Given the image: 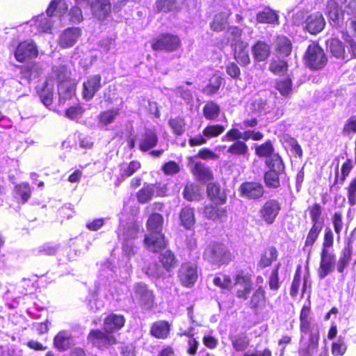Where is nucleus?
Returning a JSON list of instances; mask_svg holds the SVG:
<instances>
[{
  "instance_id": "58",
  "label": "nucleus",
  "mask_w": 356,
  "mask_h": 356,
  "mask_svg": "<svg viewBox=\"0 0 356 356\" xmlns=\"http://www.w3.org/2000/svg\"><path fill=\"white\" fill-rule=\"evenodd\" d=\"M348 347L346 343L345 339L342 337H339L336 341L331 344V353L333 356H343Z\"/></svg>"
},
{
  "instance_id": "53",
  "label": "nucleus",
  "mask_w": 356,
  "mask_h": 356,
  "mask_svg": "<svg viewBox=\"0 0 356 356\" xmlns=\"http://www.w3.org/2000/svg\"><path fill=\"white\" fill-rule=\"evenodd\" d=\"M156 10L158 13H170L179 10L177 0H156Z\"/></svg>"
},
{
  "instance_id": "47",
  "label": "nucleus",
  "mask_w": 356,
  "mask_h": 356,
  "mask_svg": "<svg viewBox=\"0 0 356 356\" xmlns=\"http://www.w3.org/2000/svg\"><path fill=\"white\" fill-rule=\"evenodd\" d=\"M327 15L328 18L335 23L343 16V12L338 2L334 0H329L327 3Z\"/></svg>"
},
{
  "instance_id": "31",
  "label": "nucleus",
  "mask_w": 356,
  "mask_h": 356,
  "mask_svg": "<svg viewBox=\"0 0 356 356\" xmlns=\"http://www.w3.org/2000/svg\"><path fill=\"white\" fill-rule=\"evenodd\" d=\"M252 53L255 61H265L270 55V47L265 41L258 40L252 46Z\"/></svg>"
},
{
  "instance_id": "18",
  "label": "nucleus",
  "mask_w": 356,
  "mask_h": 356,
  "mask_svg": "<svg viewBox=\"0 0 356 356\" xmlns=\"http://www.w3.org/2000/svg\"><path fill=\"white\" fill-rule=\"evenodd\" d=\"M335 260L334 254L330 252L329 250H321L320 264L317 273L321 280L327 276L333 269Z\"/></svg>"
},
{
  "instance_id": "49",
  "label": "nucleus",
  "mask_w": 356,
  "mask_h": 356,
  "mask_svg": "<svg viewBox=\"0 0 356 356\" xmlns=\"http://www.w3.org/2000/svg\"><path fill=\"white\" fill-rule=\"evenodd\" d=\"M168 125L175 136H180L185 132L186 122L184 117L176 116L169 119Z\"/></svg>"
},
{
  "instance_id": "48",
  "label": "nucleus",
  "mask_w": 356,
  "mask_h": 356,
  "mask_svg": "<svg viewBox=\"0 0 356 356\" xmlns=\"http://www.w3.org/2000/svg\"><path fill=\"white\" fill-rule=\"evenodd\" d=\"M37 94L42 103L47 107L50 106L53 103L54 92L48 83L45 82L42 88H37Z\"/></svg>"
},
{
  "instance_id": "8",
  "label": "nucleus",
  "mask_w": 356,
  "mask_h": 356,
  "mask_svg": "<svg viewBox=\"0 0 356 356\" xmlns=\"http://www.w3.org/2000/svg\"><path fill=\"white\" fill-rule=\"evenodd\" d=\"M204 257L213 264L218 266L228 264L232 260V254L226 246L220 243L209 245L204 252Z\"/></svg>"
},
{
  "instance_id": "19",
  "label": "nucleus",
  "mask_w": 356,
  "mask_h": 356,
  "mask_svg": "<svg viewBox=\"0 0 356 356\" xmlns=\"http://www.w3.org/2000/svg\"><path fill=\"white\" fill-rule=\"evenodd\" d=\"M232 47L234 51V58L241 66H247L250 63L251 60L248 50V42L242 40H238L232 44Z\"/></svg>"
},
{
  "instance_id": "7",
  "label": "nucleus",
  "mask_w": 356,
  "mask_h": 356,
  "mask_svg": "<svg viewBox=\"0 0 356 356\" xmlns=\"http://www.w3.org/2000/svg\"><path fill=\"white\" fill-rule=\"evenodd\" d=\"M87 340L93 347L101 350L115 346L118 343L114 334L100 329L91 330L87 336Z\"/></svg>"
},
{
  "instance_id": "9",
  "label": "nucleus",
  "mask_w": 356,
  "mask_h": 356,
  "mask_svg": "<svg viewBox=\"0 0 356 356\" xmlns=\"http://www.w3.org/2000/svg\"><path fill=\"white\" fill-rule=\"evenodd\" d=\"M238 194L242 198L248 200H259L265 194V188L260 181H245L238 187Z\"/></svg>"
},
{
  "instance_id": "22",
  "label": "nucleus",
  "mask_w": 356,
  "mask_h": 356,
  "mask_svg": "<svg viewBox=\"0 0 356 356\" xmlns=\"http://www.w3.org/2000/svg\"><path fill=\"white\" fill-rule=\"evenodd\" d=\"M325 22L323 15L316 12L310 14L305 19V29L311 34H316L323 30Z\"/></svg>"
},
{
  "instance_id": "57",
  "label": "nucleus",
  "mask_w": 356,
  "mask_h": 356,
  "mask_svg": "<svg viewBox=\"0 0 356 356\" xmlns=\"http://www.w3.org/2000/svg\"><path fill=\"white\" fill-rule=\"evenodd\" d=\"M182 195L184 198L189 202L198 200L200 194L199 190L193 183L188 182L184 186Z\"/></svg>"
},
{
  "instance_id": "42",
  "label": "nucleus",
  "mask_w": 356,
  "mask_h": 356,
  "mask_svg": "<svg viewBox=\"0 0 356 356\" xmlns=\"http://www.w3.org/2000/svg\"><path fill=\"white\" fill-rule=\"evenodd\" d=\"M284 172L266 170L264 174V181L268 188L277 189L281 186L280 175Z\"/></svg>"
},
{
  "instance_id": "25",
  "label": "nucleus",
  "mask_w": 356,
  "mask_h": 356,
  "mask_svg": "<svg viewBox=\"0 0 356 356\" xmlns=\"http://www.w3.org/2000/svg\"><path fill=\"white\" fill-rule=\"evenodd\" d=\"M180 225L186 230H193L196 223L195 209L191 206H184L179 211Z\"/></svg>"
},
{
  "instance_id": "24",
  "label": "nucleus",
  "mask_w": 356,
  "mask_h": 356,
  "mask_svg": "<svg viewBox=\"0 0 356 356\" xmlns=\"http://www.w3.org/2000/svg\"><path fill=\"white\" fill-rule=\"evenodd\" d=\"M73 346V337L66 330H60L54 337L53 346L58 352L67 351Z\"/></svg>"
},
{
  "instance_id": "43",
  "label": "nucleus",
  "mask_w": 356,
  "mask_h": 356,
  "mask_svg": "<svg viewBox=\"0 0 356 356\" xmlns=\"http://www.w3.org/2000/svg\"><path fill=\"white\" fill-rule=\"evenodd\" d=\"M289 70L287 60L282 58H273L270 60L268 65V70L277 76L284 75Z\"/></svg>"
},
{
  "instance_id": "12",
  "label": "nucleus",
  "mask_w": 356,
  "mask_h": 356,
  "mask_svg": "<svg viewBox=\"0 0 356 356\" xmlns=\"http://www.w3.org/2000/svg\"><path fill=\"white\" fill-rule=\"evenodd\" d=\"M281 209V204L277 200L269 199L263 204L259 209L260 218L266 225H272L277 218Z\"/></svg>"
},
{
  "instance_id": "4",
  "label": "nucleus",
  "mask_w": 356,
  "mask_h": 356,
  "mask_svg": "<svg viewBox=\"0 0 356 356\" xmlns=\"http://www.w3.org/2000/svg\"><path fill=\"white\" fill-rule=\"evenodd\" d=\"M153 51L171 53L177 51L181 46V40L177 34L170 32H162L150 40Z\"/></svg>"
},
{
  "instance_id": "16",
  "label": "nucleus",
  "mask_w": 356,
  "mask_h": 356,
  "mask_svg": "<svg viewBox=\"0 0 356 356\" xmlns=\"http://www.w3.org/2000/svg\"><path fill=\"white\" fill-rule=\"evenodd\" d=\"M81 35V29L79 27H68L59 35L58 45L61 49L72 47Z\"/></svg>"
},
{
  "instance_id": "3",
  "label": "nucleus",
  "mask_w": 356,
  "mask_h": 356,
  "mask_svg": "<svg viewBox=\"0 0 356 356\" xmlns=\"http://www.w3.org/2000/svg\"><path fill=\"white\" fill-rule=\"evenodd\" d=\"M303 64L311 71L323 70L328 63V56L318 41L311 42L302 56Z\"/></svg>"
},
{
  "instance_id": "13",
  "label": "nucleus",
  "mask_w": 356,
  "mask_h": 356,
  "mask_svg": "<svg viewBox=\"0 0 356 356\" xmlns=\"http://www.w3.org/2000/svg\"><path fill=\"white\" fill-rule=\"evenodd\" d=\"M143 243L147 250L154 253L165 250L168 245L165 234L161 231L149 232L145 234Z\"/></svg>"
},
{
  "instance_id": "29",
  "label": "nucleus",
  "mask_w": 356,
  "mask_h": 356,
  "mask_svg": "<svg viewBox=\"0 0 356 356\" xmlns=\"http://www.w3.org/2000/svg\"><path fill=\"white\" fill-rule=\"evenodd\" d=\"M192 175L197 180L207 182L213 179V174L211 169L204 163L197 161L191 169Z\"/></svg>"
},
{
  "instance_id": "56",
  "label": "nucleus",
  "mask_w": 356,
  "mask_h": 356,
  "mask_svg": "<svg viewBox=\"0 0 356 356\" xmlns=\"http://www.w3.org/2000/svg\"><path fill=\"white\" fill-rule=\"evenodd\" d=\"M227 152L234 156H245L248 154V147L245 142L236 140L229 146Z\"/></svg>"
},
{
  "instance_id": "33",
  "label": "nucleus",
  "mask_w": 356,
  "mask_h": 356,
  "mask_svg": "<svg viewBox=\"0 0 356 356\" xmlns=\"http://www.w3.org/2000/svg\"><path fill=\"white\" fill-rule=\"evenodd\" d=\"M14 197L18 202L24 204L26 203L32 195V188L27 182H21L15 185L13 189Z\"/></svg>"
},
{
  "instance_id": "52",
  "label": "nucleus",
  "mask_w": 356,
  "mask_h": 356,
  "mask_svg": "<svg viewBox=\"0 0 356 356\" xmlns=\"http://www.w3.org/2000/svg\"><path fill=\"white\" fill-rule=\"evenodd\" d=\"M222 78L217 74H213L209 79V83L204 88V92L209 96L216 94L222 86Z\"/></svg>"
},
{
  "instance_id": "23",
  "label": "nucleus",
  "mask_w": 356,
  "mask_h": 356,
  "mask_svg": "<svg viewBox=\"0 0 356 356\" xmlns=\"http://www.w3.org/2000/svg\"><path fill=\"white\" fill-rule=\"evenodd\" d=\"M206 193L208 199L212 202L225 204L227 201V195L225 191L221 188L218 182L208 183Z\"/></svg>"
},
{
  "instance_id": "32",
  "label": "nucleus",
  "mask_w": 356,
  "mask_h": 356,
  "mask_svg": "<svg viewBox=\"0 0 356 356\" xmlns=\"http://www.w3.org/2000/svg\"><path fill=\"white\" fill-rule=\"evenodd\" d=\"M278 255L279 252L275 246L270 245L266 247L261 254L258 266L261 269L270 266L274 261L277 260Z\"/></svg>"
},
{
  "instance_id": "11",
  "label": "nucleus",
  "mask_w": 356,
  "mask_h": 356,
  "mask_svg": "<svg viewBox=\"0 0 356 356\" xmlns=\"http://www.w3.org/2000/svg\"><path fill=\"white\" fill-rule=\"evenodd\" d=\"M38 49L32 40H24L18 43L14 51V57L19 63H24L37 58Z\"/></svg>"
},
{
  "instance_id": "55",
  "label": "nucleus",
  "mask_w": 356,
  "mask_h": 356,
  "mask_svg": "<svg viewBox=\"0 0 356 356\" xmlns=\"http://www.w3.org/2000/svg\"><path fill=\"white\" fill-rule=\"evenodd\" d=\"M331 222L337 238L339 239L344 226L343 212L341 211H334L331 216Z\"/></svg>"
},
{
  "instance_id": "10",
  "label": "nucleus",
  "mask_w": 356,
  "mask_h": 356,
  "mask_svg": "<svg viewBox=\"0 0 356 356\" xmlns=\"http://www.w3.org/2000/svg\"><path fill=\"white\" fill-rule=\"evenodd\" d=\"M177 277L183 286L186 288L193 286L198 278L197 266L191 261L182 263L178 270Z\"/></svg>"
},
{
  "instance_id": "5",
  "label": "nucleus",
  "mask_w": 356,
  "mask_h": 356,
  "mask_svg": "<svg viewBox=\"0 0 356 356\" xmlns=\"http://www.w3.org/2000/svg\"><path fill=\"white\" fill-rule=\"evenodd\" d=\"M311 305L309 302L304 305L300 312V331L302 333H307L310 331L308 344L306 348V352L310 353L318 348L319 344V332L311 331Z\"/></svg>"
},
{
  "instance_id": "28",
  "label": "nucleus",
  "mask_w": 356,
  "mask_h": 356,
  "mask_svg": "<svg viewBox=\"0 0 356 356\" xmlns=\"http://www.w3.org/2000/svg\"><path fill=\"white\" fill-rule=\"evenodd\" d=\"M274 50L281 56L287 57L291 55L293 49L291 40L284 35H277L274 40Z\"/></svg>"
},
{
  "instance_id": "44",
  "label": "nucleus",
  "mask_w": 356,
  "mask_h": 356,
  "mask_svg": "<svg viewBox=\"0 0 356 356\" xmlns=\"http://www.w3.org/2000/svg\"><path fill=\"white\" fill-rule=\"evenodd\" d=\"M229 339L236 352H243L250 346V340L245 332L235 336H230Z\"/></svg>"
},
{
  "instance_id": "41",
  "label": "nucleus",
  "mask_w": 356,
  "mask_h": 356,
  "mask_svg": "<svg viewBox=\"0 0 356 356\" xmlns=\"http://www.w3.org/2000/svg\"><path fill=\"white\" fill-rule=\"evenodd\" d=\"M120 113V108H119L102 111L97 115L98 123L103 127L108 126L115 122Z\"/></svg>"
},
{
  "instance_id": "27",
  "label": "nucleus",
  "mask_w": 356,
  "mask_h": 356,
  "mask_svg": "<svg viewBox=\"0 0 356 356\" xmlns=\"http://www.w3.org/2000/svg\"><path fill=\"white\" fill-rule=\"evenodd\" d=\"M159 142V137L154 129H146L141 135L139 142V149L146 152L156 146Z\"/></svg>"
},
{
  "instance_id": "64",
  "label": "nucleus",
  "mask_w": 356,
  "mask_h": 356,
  "mask_svg": "<svg viewBox=\"0 0 356 356\" xmlns=\"http://www.w3.org/2000/svg\"><path fill=\"white\" fill-rule=\"evenodd\" d=\"M351 133L356 134V116H350L344 123L342 128V134L344 136H348Z\"/></svg>"
},
{
  "instance_id": "17",
  "label": "nucleus",
  "mask_w": 356,
  "mask_h": 356,
  "mask_svg": "<svg viewBox=\"0 0 356 356\" xmlns=\"http://www.w3.org/2000/svg\"><path fill=\"white\" fill-rule=\"evenodd\" d=\"M102 76L99 74L87 77L83 83L82 97L86 101L91 100L102 88Z\"/></svg>"
},
{
  "instance_id": "54",
  "label": "nucleus",
  "mask_w": 356,
  "mask_h": 356,
  "mask_svg": "<svg viewBox=\"0 0 356 356\" xmlns=\"http://www.w3.org/2000/svg\"><path fill=\"white\" fill-rule=\"evenodd\" d=\"M225 130V127L221 124H209L203 129L202 134L209 139L218 137Z\"/></svg>"
},
{
  "instance_id": "40",
  "label": "nucleus",
  "mask_w": 356,
  "mask_h": 356,
  "mask_svg": "<svg viewBox=\"0 0 356 356\" xmlns=\"http://www.w3.org/2000/svg\"><path fill=\"white\" fill-rule=\"evenodd\" d=\"M154 193V184L145 183L136 193L137 202L140 204H147L152 201Z\"/></svg>"
},
{
  "instance_id": "21",
  "label": "nucleus",
  "mask_w": 356,
  "mask_h": 356,
  "mask_svg": "<svg viewBox=\"0 0 356 356\" xmlns=\"http://www.w3.org/2000/svg\"><path fill=\"white\" fill-rule=\"evenodd\" d=\"M266 305V291L262 286H259L252 294L248 302V307L255 314H257L261 309L265 308Z\"/></svg>"
},
{
  "instance_id": "50",
  "label": "nucleus",
  "mask_w": 356,
  "mask_h": 356,
  "mask_svg": "<svg viewBox=\"0 0 356 356\" xmlns=\"http://www.w3.org/2000/svg\"><path fill=\"white\" fill-rule=\"evenodd\" d=\"M275 153L273 143L270 139L255 147V154L261 158L268 159Z\"/></svg>"
},
{
  "instance_id": "14",
  "label": "nucleus",
  "mask_w": 356,
  "mask_h": 356,
  "mask_svg": "<svg viewBox=\"0 0 356 356\" xmlns=\"http://www.w3.org/2000/svg\"><path fill=\"white\" fill-rule=\"evenodd\" d=\"M224 204L212 202L204 206L202 213L205 218L214 222H225L227 218V209Z\"/></svg>"
},
{
  "instance_id": "61",
  "label": "nucleus",
  "mask_w": 356,
  "mask_h": 356,
  "mask_svg": "<svg viewBox=\"0 0 356 356\" xmlns=\"http://www.w3.org/2000/svg\"><path fill=\"white\" fill-rule=\"evenodd\" d=\"M181 168L175 161H169L163 163L161 170L165 175H172L179 172Z\"/></svg>"
},
{
  "instance_id": "1",
  "label": "nucleus",
  "mask_w": 356,
  "mask_h": 356,
  "mask_svg": "<svg viewBox=\"0 0 356 356\" xmlns=\"http://www.w3.org/2000/svg\"><path fill=\"white\" fill-rule=\"evenodd\" d=\"M179 265V260L171 250H165L159 254L158 262L147 268V273L156 279L170 277Z\"/></svg>"
},
{
  "instance_id": "39",
  "label": "nucleus",
  "mask_w": 356,
  "mask_h": 356,
  "mask_svg": "<svg viewBox=\"0 0 356 356\" xmlns=\"http://www.w3.org/2000/svg\"><path fill=\"white\" fill-rule=\"evenodd\" d=\"M71 74V70L65 65L54 66L51 69V77L58 85L70 81Z\"/></svg>"
},
{
  "instance_id": "59",
  "label": "nucleus",
  "mask_w": 356,
  "mask_h": 356,
  "mask_svg": "<svg viewBox=\"0 0 356 356\" xmlns=\"http://www.w3.org/2000/svg\"><path fill=\"white\" fill-rule=\"evenodd\" d=\"M213 283L222 290H229L232 288V279L228 275H222L221 277L215 276Z\"/></svg>"
},
{
  "instance_id": "45",
  "label": "nucleus",
  "mask_w": 356,
  "mask_h": 356,
  "mask_svg": "<svg viewBox=\"0 0 356 356\" xmlns=\"http://www.w3.org/2000/svg\"><path fill=\"white\" fill-rule=\"evenodd\" d=\"M163 217L157 212H152L146 222V227L149 232H162L163 226Z\"/></svg>"
},
{
  "instance_id": "46",
  "label": "nucleus",
  "mask_w": 356,
  "mask_h": 356,
  "mask_svg": "<svg viewBox=\"0 0 356 356\" xmlns=\"http://www.w3.org/2000/svg\"><path fill=\"white\" fill-rule=\"evenodd\" d=\"M265 163L268 168V170H275L285 172L286 166L282 156L279 153H275L266 159Z\"/></svg>"
},
{
  "instance_id": "2",
  "label": "nucleus",
  "mask_w": 356,
  "mask_h": 356,
  "mask_svg": "<svg viewBox=\"0 0 356 356\" xmlns=\"http://www.w3.org/2000/svg\"><path fill=\"white\" fill-rule=\"evenodd\" d=\"M307 209L312 225L307 233L302 249L310 252L324 227L325 219L322 216L323 207L319 203L314 202L309 206Z\"/></svg>"
},
{
  "instance_id": "62",
  "label": "nucleus",
  "mask_w": 356,
  "mask_h": 356,
  "mask_svg": "<svg viewBox=\"0 0 356 356\" xmlns=\"http://www.w3.org/2000/svg\"><path fill=\"white\" fill-rule=\"evenodd\" d=\"M347 190V197L348 204L350 206H354L356 204V175L351 179L348 187Z\"/></svg>"
},
{
  "instance_id": "60",
  "label": "nucleus",
  "mask_w": 356,
  "mask_h": 356,
  "mask_svg": "<svg viewBox=\"0 0 356 356\" xmlns=\"http://www.w3.org/2000/svg\"><path fill=\"white\" fill-rule=\"evenodd\" d=\"M281 264L277 263L273 269L268 280L269 288L272 291H277L280 288L279 270Z\"/></svg>"
},
{
  "instance_id": "20",
  "label": "nucleus",
  "mask_w": 356,
  "mask_h": 356,
  "mask_svg": "<svg viewBox=\"0 0 356 356\" xmlns=\"http://www.w3.org/2000/svg\"><path fill=\"white\" fill-rule=\"evenodd\" d=\"M125 323L126 319L123 315L111 313L104 318L103 328L114 334L123 328Z\"/></svg>"
},
{
  "instance_id": "15",
  "label": "nucleus",
  "mask_w": 356,
  "mask_h": 356,
  "mask_svg": "<svg viewBox=\"0 0 356 356\" xmlns=\"http://www.w3.org/2000/svg\"><path fill=\"white\" fill-rule=\"evenodd\" d=\"M234 285H243L242 289H238L236 291V297L240 300H246L252 290L250 275L243 270L238 272L234 276Z\"/></svg>"
},
{
  "instance_id": "37",
  "label": "nucleus",
  "mask_w": 356,
  "mask_h": 356,
  "mask_svg": "<svg viewBox=\"0 0 356 356\" xmlns=\"http://www.w3.org/2000/svg\"><path fill=\"white\" fill-rule=\"evenodd\" d=\"M230 14L220 12L214 15L210 22V29L213 32H222L229 25V17Z\"/></svg>"
},
{
  "instance_id": "51",
  "label": "nucleus",
  "mask_w": 356,
  "mask_h": 356,
  "mask_svg": "<svg viewBox=\"0 0 356 356\" xmlns=\"http://www.w3.org/2000/svg\"><path fill=\"white\" fill-rule=\"evenodd\" d=\"M17 67L20 70L22 77L28 81H31L34 74H38L41 71L39 64L36 62L26 65H17Z\"/></svg>"
},
{
  "instance_id": "34",
  "label": "nucleus",
  "mask_w": 356,
  "mask_h": 356,
  "mask_svg": "<svg viewBox=\"0 0 356 356\" xmlns=\"http://www.w3.org/2000/svg\"><path fill=\"white\" fill-rule=\"evenodd\" d=\"M220 113V106L214 100L207 101L202 107V115L209 121L217 120Z\"/></svg>"
},
{
  "instance_id": "35",
  "label": "nucleus",
  "mask_w": 356,
  "mask_h": 356,
  "mask_svg": "<svg viewBox=\"0 0 356 356\" xmlns=\"http://www.w3.org/2000/svg\"><path fill=\"white\" fill-rule=\"evenodd\" d=\"M274 88L285 98L291 97L293 94V80L289 76L277 79L275 81Z\"/></svg>"
},
{
  "instance_id": "26",
  "label": "nucleus",
  "mask_w": 356,
  "mask_h": 356,
  "mask_svg": "<svg viewBox=\"0 0 356 356\" xmlns=\"http://www.w3.org/2000/svg\"><path fill=\"white\" fill-rule=\"evenodd\" d=\"M171 325L165 320L156 321L152 323L149 334L157 339H166L170 334Z\"/></svg>"
},
{
  "instance_id": "38",
  "label": "nucleus",
  "mask_w": 356,
  "mask_h": 356,
  "mask_svg": "<svg viewBox=\"0 0 356 356\" xmlns=\"http://www.w3.org/2000/svg\"><path fill=\"white\" fill-rule=\"evenodd\" d=\"M326 45L329 47L332 56L337 59L345 61V45L338 38H332L326 41Z\"/></svg>"
},
{
  "instance_id": "63",
  "label": "nucleus",
  "mask_w": 356,
  "mask_h": 356,
  "mask_svg": "<svg viewBox=\"0 0 356 356\" xmlns=\"http://www.w3.org/2000/svg\"><path fill=\"white\" fill-rule=\"evenodd\" d=\"M85 111V109L80 104H76L69 107L65 111V116L70 120H75L81 117Z\"/></svg>"
},
{
  "instance_id": "30",
  "label": "nucleus",
  "mask_w": 356,
  "mask_h": 356,
  "mask_svg": "<svg viewBox=\"0 0 356 356\" xmlns=\"http://www.w3.org/2000/svg\"><path fill=\"white\" fill-rule=\"evenodd\" d=\"M353 242L349 240L341 250L337 264V270L339 273H343L345 268L349 265L353 256Z\"/></svg>"
},
{
  "instance_id": "6",
  "label": "nucleus",
  "mask_w": 356,
  "mask_h": 356,
  "mask_svg": "<svg viewBox=\"0 0 356 356\" xmlns=\"http://www.w3.org/2000/svg\"><path fill=\"white\" fill-rule=\"evenodd\" d=\"M131 297L133 302L144 311H149L154 306V292L145 283H136Z\"/></svg>"
},
{
  "instance_id": "36",
  "label": "nucleus",
  "mask_w": 356,
  "mask_h": 356,
  "mask_svg": "<svg viewBox=\"0 0 356 356\" xmlns=\"http://www.w3.org/2000/svg\"><path fill=\"white\" fill-rule=\"evenodd\" d=\"M256 20L259 24H279V15L277 11L268 6L265 7L262 10L256 15Z\"/></svg>"
}]
</instances>
